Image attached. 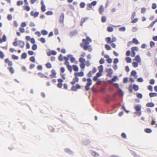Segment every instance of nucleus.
I'll return each instance as SVG.
<instances>
[{
  "mask_svg": "<svg viewBox=\"0 0 157 157\" xmlns=\"http://www.w3.org/2000/svg\"><path fill=\"white\" fill-rule=\"evenodd\" d=\"M68 57H69L70 59L71 62L73 63L75 62L76 60L75 58L71 54H68Z\"/></svg>",
  "mask_w": 157,
  "mask_h": 157,
  "instance_id": "9",
  "label": "nucleus"
},
{
  "mask_svg": "<svg viewBox=\"0 0 157 157\" xmlns=\"http://www.w3.org/2000/svg\"><path fill=\"white\" fill-rule=\"evenodd\" d=\"M105 71L106 72H109L107 76L111 77L112 76V74L113 73V71L111 68H107L105 69Z\"/></svg>",
  "mask_w": 157,
  "mask_h": 157,
  "instance_id": "2",
  "label": "nucleus"
},
{
  "mask_svg": "<svg viewBox=\"0 0 157 157\" xmlns=\"http://www.w3.org/2000/svg\"><path fill=\"white\" fill-rule=\"evenodd\" d=\"M105 62V59L104 58H101L99 60V63L100 64H102L104 63Z\"/></svg>",
  "mask_w": 157,
  "mask_h": 157,
  "instance_id": "54",
  "label": "nucleus"
},
{
  "mask_svg": "<svg viewBox=\"0 0 157 157\" xmlns=\"http://www.w3.org/2000/svg\"><path fill=\"white\" fill-rule=\"evenodd\" d=\"M155 105L154 104L153 102H150L147 103L146 106L147 107H153Z\"/></svg>",
  "mask_w": 157,
  "mask_h": 157,
  "instance_id": "16",
  "label": "nucleus"
},
{
  "mask_svg": "<svg viewBox=\"0 0 157 157\" xmlns=\"http://www.w3.org/2000/svg\"><path fill=\"white\" fill-rule=\"evenodd\" d=\"M137 81L140 82H142L144 81V80L142 77H139L137 79Z\"/></svg>",
  "mask_w": 157,
  "mask_h": 157,
  "instance_id": "55",
  "label": "nucleus"
},
{
  "mask_svg": "<svg viewBox=\"0 0 157 157\" xmlns=\"http://www.w3.org/2000/svg\"><path fill=\"white\" fill-rule=\"evenodd\" d=\"M8 69L9 70L10 72L12 74L13 73L15 72L13 68L12 67H8Z\"/></svg>",
  "mask_w": 157,
  "mask_h": 157,
  "instance_id": "29",
  "label": "nucleus"
},
{
  "mask_svg": "<svg viewBox=\"0 0 157 157\" xmlns=\"http://www.w3.org/2000/svg\"><path fill=\"white\" fill-rule=\"evenodd\" d=\"M86 5L85 3L84 2H82L80 4V7L81 8H83L85 7Z\"/></svg>",
  "mask_w": 157,
  "mask_h": 157,
  "instance_id": "43",
  "label": "nucleus"
},
{
  "mask_svg": "<svg viewBox=\"0 0 157 157\" xmlns=\"http://www.w3.org/2000/svg\"><path fill=\"white\" fill-rule=\"evenodd\" d=\"M86 64L85 63H81L80 64V67L82 69H84L85 67Z\"/></svg>",
  "mask_w": 157,
  "mask_h": 157,
  "instance_id": "62",
  "label": "nucleus"
},
{
  "mask_svg": "<svg viewBox=\"0 0 157 157\" xmlns=\"http://www.w3.org/2000/svg\"><path fill=\"white\" fill-rule=\"evenodd\" d=\"M73 70L75 71H78L79 70V68L77 65H72Z\"/></svg>",
  "mask_w": 157,
  "mask_h": 157,
  "instance_id": "18",
  "label": "nucleus"
},
{
  "mask_svg": "<svg viewBox=\"0 0 157 157\" xmlns=\"http://www.w3.org/2000/svg\"><path fill=\"white\" fill-rule=\"evenodd\" d=\"M132 20L131 21V23H136L138 21V18H135L132 19Z\"/></svg>",
  "mask_w": 157,
  "mask_h": 157,
  "instance_id": "57",
  "label": "nucleus"
},
{
  "mask_svg": "<svg viewBox=\"0 0 157 157\" xmlns=\"http://www.w3.org/2000/svg\"><path fill=\"white\" fill-rule=\"evenodd\" d=\"M5 62L6 63H8L9 66H11L13 65L12 62L11 61H10L8 58L6 59L5 60Z\"/></svg>",
  "mask_w": 157,
  "mask_h": 157,
  "instance_id": "8",
  "label": "nucleus"
},
{
  "mask_svg": "<svg viewBox=\"0 0 157 157\" xmlns=\"http://www.w3.org/2000/svg\"><path fill=\"white\" fill-rule=\"evenodd\" d=\"M106 61L107 62V63L109 64H110L112 63V59L109 57L108 59H106Z\"/></svg>",
  "mask_w": 157,
  "mask_h": 157,
  "instance_id": "58",
  "label": "nucleus"
},
{
  "mask_svg": "<svg viewBox=\"0 0 157 157\" xmlns=\"http://www.w3.org/2000/svg\"><path fill=\"white\" fill-rule=\"evenodd\" d=\"M98 69L99 72H103L104 68L102 65H101L99 66L98 67Z\"/></svg>",
  "mask_w": 157,
  "mask_h": 157,
  "instance_id": "17",
  "label": "nucleus"
},
{
  "mask_svg": "<svg viewBox=\"0 0 157 157\" xmlns=\"http://www.w3.org/2000/svg\"><path fill=\"white\" fill-rule=\"evenodd\" d=\"M119 62V60L117 58H115L114 59L113 61V63L114 64H116L117 63H118Z\"/></svg>",
  "mask_w": 157,
  "mask_h": 157,
  "instance_id": "61",
  "label": "nucleus"
},
{
  "mask_svg": "<svg viewBox=\"0 0 157 157\" xmlns=\"http://www.w3.org/2000/svg\"><path fill=\"white\" fill-rule=\"evenodd\" d=\"M58 59L60 61H62L63 60V56L62 54H60L58 56Z\"/></svg>",
  "mask_w": 157,
  "mask_h": 157,
  "instance_id": "47",
  "label": "nucleus"
},
{
  "mask_svg": "<svg viewBox=\"0 0 157 157\" xmlns=\"http://www.w3.org/2000/svg\"><path fill=\"white\" fill-rule=\"evenodd\" d=\"M29 60L32 62H35V57L34 56H31L29 58Z\"/></svg>",
  "mask_w": 157,
  "mask_h": 157,
  "instance_id": "51",
  "label": "nucleus"
},
{
  "mask_svg": "<svg viewBox=\"0 0 157 157\" xmlns=\"http://www.w3.org/2000/svg\"><path fill=\"white\" fill-rule=\"evenodd\" d=\"M24 9L25 10H26L27 11H29L30 10V7L28 5H27L26 6H24Z\"/></svg>",
  "mask_w": 157,
  "mask_h": 157,
  "instance_id": "40",
  "label": "nucleus"
},
{
  "mask_svg": "<svg viewBox=\"0 0 157 157\" xmlns=\"http://www.w3.org/2000/svg\"><path fill=\"white\" fill-rule=\"evenodd\" d=\"M132 41L133 43L136 44H138L139 43V41L135 38H133L132 39Z\"/></svg>",
  "mask_w": 157,
  "mask_h": 157,
  "instance_id": "44",
  "label": "nucleus"
},
{
  "mask_svg": "<svg viewBox=\"0 0 157 157\" xmlns=\"http://www.w3.org/2000/svg\"><path fill=\"white\" fill-rule=\"evenodd\" d=\"M107 30L108 32H112L113 30V28L111 26H108L107 27Z\"/></svg>",
  "mask_w": 157,
  "mask_h": 157,
  "instance_id": "27",
  "label": "nucleus"
},
{
  "mask_svg": "<svg viewBox=\"0 0 157 157\" xmlns=\"http://www.w3.org/2000/svg\"><path fill=\"white\" fill-rule=\"evenodd\" d=\"M105 48L108 51L111 49V47L108 44H105Z\"/></svg>",
  "mask_w": 157,
  "mask_h": 157,
  "instance_id": "35",
  "label": "nucleus"
},
{
  "mask_svg": "<svg viewBox=\"0 0 157 157\" xmlns=\"http://www.w3.org/2000/svg\"><path fill=\"white\" fill-rule=\"evenodd\" d=\"M102 72L99 71L96 74V75L98 78L102 75Z\"/></svg>",
  "mask_w": 157,
  "mask_h": 157,
  "instance_id": "60",
  "label": "nucleus"
},
{
  "mask_svg": "<svg viewBox=\"0 0 157 157\" xmlns=\"http://www.w3.org/2000/svg\"><path fill=\"white\" fill-rule=\"evenodd\" d=\"M128 91L129 92L131 93H132L133 92L132 90V86L131 84H130L129 85V87L128 88Z\"/></svg>",
  "mask_w": 157,
  "mask_h": 157,
  "instance_id": "33",
  "label": "nucleus"
},
{
  "mask_svg": "<svg viewBox=\"0 0 157 157\" xmlns=\"http://www.w3.org/2000/svg\"><path fill=\"white\" fill-rule=\"evenodd\" d=\"M145 132L147 133H150L152 132V130L150 128H146L144 129Z\"/></svg>",
  "mask_w": 157,
  "mask_h": 157,
  "instance_id": "41",
  "label": "nucleus"
},
{
  "mask_svg": "<svg viewBox=\"0 0 157 157\" xmlns=\"http://www.w3.org/2000/svg\"><path fill=\"white\" fill-rule=\"evenodd\" d=\"M87 82L86 83V85L85 86V90L86 91H88L90 88V86L92 84V79L90 78H87Z\"/></svg>",
  "mask_w": 157,
  "mask_h": 157,
  "instance_id": "1",
  "label": "nucleus"
},
{
  "mask_svg": "<svg viewBox=\"0 0 157 157\" xmlns=\"http://www.w3.org/2000/svg\"><path fill=\"white\" fill-rule=\"evenodd\" d=\"M7 18L9 21H10L12 19L13 17L11 14H9L7 15Z\"/></svg>",
  "mask_w": 157,
  "mask_h": 157,
  "instance_id": "59",
  "label": "nucleus"
},
{
  "mask_svg": "<svg viewBox=\"0 0 157 157\" xmlns=\"http://www.w3.org/2000/svg\"><path fill=\"white\" fill-rule=\"evenodd\" d=\"M64 18V13H62L59 17V21L61 23H63Z\"/></svg>",
  "mask_w": 157,
  "mask_h": 157,
  "instance_id": "5",
  "label": "nucleus"
},
{
  "mask_svg": "<svg viewBox=\"0 0 157 157\" xmlns=\"http://www.w3.org/2000/svg\"><path fill=\"white\" fill-rule=\"evenodd\" d=\"M27 54L26 52H25L22 53L21 55V58L23 59H25L27 57Z\"/></svg>",
  "mask_w": 157,
  "mask_h": 157,
  "instance_id": "20",
  "label": "nucleus"
},
{
  "mask_svg": "<svg viewBox=\"0 0 157 157\" xmlns=\"http://www.w3.org/2000/svg\"><path fill=\"white\" fill-rule=\"evenodd\" d=\"M133 89L135 91H138L139 89V86L138 85L136 84H134L133 85Z\"/></svg>",
  "mask_w": 157,
  "mask_h": 157,
  "instance_id": "19",
  "label": "nucleus"
},
{
  "mask_svg": "<svg viewBox=\"0 0 157 157\" xmlns=\"http://www.w3.org/2000/svg\"><path fill=\"white\" fill-rule=\"evenodd\" d=\"M83 49L85 50H88L90 52H91L92 50L91 46L90 45H86L84 46L83 47Z\"/></svg>",
  "mask_w": 157,
  "mask_h": 157,
  "instance_id": "4",
  "label": "nucleus"
},
{
  "mask_svg": "<svg viewBox=\"0 0 157 157\" xmlns=\"http://www.w3.org/2000/svg\"><path fill=\"white\" fill-rule=\"evenodd\" d=\"M149 96L151 98L155 97L157 96V93H156L151 92L149 94Z\"/></svg>",
  "mask_w": 157,
  "mask_h": 157,
  "instance_id": "23",
  "label": "nucleus"
},
{
  "mask_svg": "<svg viewBox=\"0 0 157 157\" xmlns=\"http://www.w3.org/2000/svg\"><path fill=\"white\" fill-rule=\"evenodd\" d=\"M37 45L36 44H33L32 46V49L33 50H35L37 48Z\"/></svg>",
  "mask_w": 157,
  "mask_h": 157,
  "instance_id": "34",
  "label": "nucleus"
},
{
  "mask_svg": "<svg viewBox=\"0 0 157 157\" xmlns=\"http://www.w3.org/2000/svg\"><path fill=\"white\" fill-rule=\"evenodd\" d=\"M5 55L3 52L1 51H0V58L3 59Z\"/></svg>",
  "mask_w": 157,
  "mask_h": 157,
  "instance_id": "37",
  "label": "nucleus"
},
{
  "mask_svg": "<svg viewBox=\"0 0 157 157\" xmlns=\"http://www.w3.org/2000/svg\"><path fill=\"white\" fill-rule=\"evenodd\" d=\"M135 109L136 111H140L141 110V107L139 105H137L135 106Z\"/></svg>",
  "mask_w": 157,
  "mask_h": 157,
  "instance_id": "21",
  "label": "nucleus"
},
{
  "mask_svg": "<svg viewBox=\"0 0 157 157\" xmlns=\"http://www.w3.org/2000/svg\"><path fill=\"white\" fill-rule=\"evenodd\" d=\"M90 153L94 157H97L99 155V154L98 153L94 151H91Z\"/></svg>",
  "mask_w": 157,
  "mask_h": 157,
  "instance_id": "13",
  "label": "nucleus"
},
{
  "mask_svg": "<svg viewBox=\"0 0 157 157\" xmlns=\"http://www.w3.org/2000/svg\"><path fill=\"white\" fill-rule=\"evenodd\" d=\"M132 51H138L139 48L138 47H132L131 48Z\"/></svg>",
  "mask_w": 157,
  "mask_h": 157,
  "instance_id": "39",
  "label": "nucleus"
},
{
  "mask_svg": "<svg viewBox=\"0 0 157 157\" xmlns=\"http://www.w3.org/2000/svg\"><path fill=\"white\" fill-rule=\"evenodd\" d=\"M137 73V72L135 70H133L131 72L130 75L131 76H134L136 75Z\"/></svg>",
  "mask_w": 157,
  "mask_h": 157,
  "instance_id": "36",
  "label": "nucleus"
},
{
  "mask_svg": "<svg viewBox=\"0 0 157 157\" xmlns=\"http://www.w3.org/2000/svg\"><path fill=\"white\" fill-rule=\"evenodd\" d=\"M23 2L22 1H18L17 2V5L18 6H20L23 4Z\"/></svg>",
  "mask_w": 157,
  "mask_h": 157,
  "instance_id": "52",
  "label": "nucleus"
},
{
  "mask_svg": "<svg viewBox=\"0 0 157 157\" xmlns=\"http://www.w3.org/2000/svg\"><path fill=\"white\" fill-rule=\"evenodd\" d=\"M11 57L12 59L14 60H17L19 59V57L14 54H13L11 55Z\"/></svg>",
  "mask_w": 157,
  "mask_h": 157,
  "instance_id": "38",
  "label": "nucleus"
},
{
  "mask_svg": "<svg viewBox=\"0 0 157 157\" xmlns=\"http://www.w3.org/2000/svg\"><path fill=\"white\" fill-rule=\"evenodd\" d=\"M82 41L86 45H89V42L88 41V40H87L86 39H83L82 40Z\"/></svg>",
  "mask_w": 157,
  "mask_h": 157,
  "instance_id": "45",
  "label": "nucleus"
},
{
  "mask_svg": "<svg viewBox=\"0 0 157 157\" xmlns=\"http://www.w3.org/2000/svg\"><path fill=\"white\" fill-rule=\"evenodd\" d=\"M51 73L52 74L50 75V76L52 78H56V70L54 69H52L51 70Z\"/></svg>",
  "mask_w": 157,
  "mask_h": 157,
  "instance_id": "6",
  "label": "nucleus"
},
{
  "mask_svg": "<svg viewBox=\"0 0 157 157\" xmlns=\"http://www.w3.org/2000/svg\"><path fill=\"white\" fill-rule=\"evenodd\" d=\"M105 41L108 44L111 43V38L110 37H108L105 38Z\"/></svg>",
  "mask_w": 157,
  "mask_h": 157,
  "instance_id": "22",
  "label": "nucleus"
},
{
  "mask_svg": "<svg viewBox=\"0 0 157 157\" xmlns=\"http://www.w3.org/2000/svg\"><path fill=\"white\" fill-rule=\"evenodd\" d=\"M13 44L15 46H17L18 45V41L17 38H15L14 41L13 42Z\"/></svg>",
  "mask_w": 157,
  "mask_h": 157,
  "instance_id": "31",
  "label": "nucleus"
},
{
  "mask_svg": "<svg viewBox=\"0 0 157 157\" xmlns=\"http://www.w3.org/2000/svg\"><path fill=\"white\" fill-rule=\"evenodd\" d=\"M137 94V95H136V96H137V97L139 98H142L143 97V95L141 93H136Z\"/></svg>",
  "mask_w": 157,
  "mask_h": 157,
  "instance_id": "50",
  "label": "nucleus"
},
{
  "mask_svg": "<svg viewBox=\"0 0 157 157\" xmlns=\"http://www.w3.org/2000/svg\"><path fill=\"white\" fill-rule=\"evenodd\" d=\"M121 108L124 111L127 113H128L129 112V111L127 110L125 108V107L124 104L122 105L121 106Z\"/></svg>",
  "mask_w": 157,
  "mask_h": 157,
  "instance_id": "32",
  "label": "nucleus"
},
{
  "mask_svg": "<svg viewBox=\"0 0 157 157\" xmlns=\"http://www.w3.org/2000/svg\"><path fill=\"white\" fill-rule=\"evenodd\" d=\"M79 61L81 63H84L86 61V59L85 58L81 57L79 59Z\"/></svg>",
  "mask_w": 157,
  "mask_h": 157,
  "instance_id": "25",
  "label": "nucleus"
},
{
  "mask_svg": "<svg viewBox=\"0 0 157 157\" xmlns=\"http://www.w3.org/2000/svg\"><path fill=\"white\" fill-rule=\"evenodd\" d=\"M90 140L88 139H85L82 141V144L85 146H87L90 144Z\"/></svg>",
  "mask_w": 157,
  "mask_h": 157,
  "instance_id": "3",
  "label": "nucleus"
},
{
  "mask_svg": "<svg viewBox=\"0 0 157 157\" xmlns=\"http://www.w3.org/2000/svg\"><path fill=\"white\" fill-rule=\"evenodd\" d=\"M77 30H75L73 31L70 32V36L71 37L74 36L75 34L77 33Z\"/></svg>",
  "mask_w": 157,
  "mask_h": 157,
  "instance_id": "15",
  "label": "nucleus"
},
{
  "mask_svg": "<svg viewBox=\"0 0 157 157\" xmlns=\"http://www.w3.org/2000/svg\"><path fill=\"white\" fill-rule=\"evenodd\" d=\"M39 40L42 43H44L46 42V40L44 38L41 37L39 39Z\"/></svg>",
  "mask_w": 157,
  "mask_h": 157,
  "instance_id": "46",
  "label": "nucleus"
},
{
  "mask_svg": "<svg viewBox=\"0 0 157 157\" xmlns=\"http://www.w3.org/2000/svg\"><path fill=\"white\" fill-rule=\"evenodd\" d=\"M65 151L69 154H71L73 155L74 153L71 149L68 148H66L64 149Z\"/></svg>",
  "mask_w": 157,
  "mask_h": 157,
  "instance_id": "7",
  "label": "nucleus"
},
{
  "mask_svg": "<svg viewBox=\"0 0 157 157\" xmlns=\"http://www.w3.org/2000/svg\"><path fill=\"white\" fill-rule=\"evenodd\" d=\"M71 90L72 91H76L77 90L76 86L74 85H73L72 86Z\"/></svg>",
  "mask_w": 157,
  "mask_h": 157,
  "instance_id": "56",
  "label": "nucleus"
},
{
  "mask_svg": "<svg viewBox=\"0 0 157 157\" xmlns=\"http://www.w3.org/2000/svg\"><path fill=\"white\" fill-rule=\"evenodd\" d=\"M37 68V69L39 71H41L43 69V67L42 65H38Z\"/></svg>",
  "mask_w": 157,
  "mask_h": 157,
  "instance_id": "64",
  "label": "nucleus"
},
{
  "mask_svg": "<svg viewBox=\"0 0 157 157\" xmlns=\"http://www.w3.org/2000/svg\"><path fill=\"white\" fill-rule=\"evenodd\" d=\"M119 30L121 32H124L126 30V28L124 26L122 27L119 28Z\"/></svg>",
  "mask_w": 157,
  "mask_h": 157,
  "instance_id": "49",
  "label": "nucleus"
},
{
  "mask_svg": "<svg viewBox=\"0 0 157 157\" xmlns=\"http://www.w3.org/2000/svg\"><path fill=\"white\" fill-rule=\"evenodd\" d=\"M87 7L86 8V10H90L92 8V6L90 3H88L87 4Z\"/></svg>",
  "mask_w": 157,
  "mask_h": 157,
  "instance_id": "24",
  "label": "nucleus"
},
{
  "mask_svg": "<svg viewBox=\"0 0 157 157\" xmlns=\"http://www.w3.org/2000/svg\"><path fill=\"white\" fill-rule=\"evenodd\" d=\"M125 60L127 63H130L132 62V59L129 57H126L125 58Z\"/></svg>",
  "mask_w": 157,
  "mask_h": 157,
  "instance_id": "30",
  "label": "nucleus"
},
{
  "mask_svg": "<svg viewBox=\"0 0 157 157\" xmlns=\"http://www.w3.org/2000/svg\"><path fill=\"white\" fill-rule=\"evenodd\" d=\"M118 79V76L117 75H115L113 77V78L109 80V82H114Z\"/></svg>",
  "mask_w": 157,
  "mask_h": 157,
  "instance_id": "10",
  "label": "nucleus"
},
{
  "mask_svg": "<svg viewBox=\"0 0 157 157\" xmlns=\"http://www.w3.org/2000/svg\"><path fill=\"white\" fill-rule=\"evenodd\" d=\"M41 34L43 35H46L48 34V32L45 29H43L41 31Z\"/></svg>",
  "mask_w": 157,
  "mask_h": 157,
  "instance_id": "26",
  "label": "nucleus"
},
{
  "mask_svg": "<svg viewBox=\"0 0 157 157\" xmlns=\"http://www.w3.org/2000/svg\"><path fill=\"white\" fill-rule=\"evenodd\" d=\"M139 62H133L132 63V65L134 67H137L138 66Z\"/></svg>",
  "mask_w": 157,
  "mask_h": 157,
  "instance_id": "28",
  "label": "nucleus"
},
{
  "mask_svg": "<svg viewBox=\"0 0 157 157\" xmlns=\"http://www.w3.org/2000/svg\"><path fill=\"white\" fill-rule=\"evenodd\" d=\"M46 14L47 15H51L53 14V12L52 11H48L46 12Z\"/></svg>",
  "mask_w": 157,
  "mask_h": 157,
  "instance_id": "53",
  "label": "nucleus"
},
{
  "mask_svg": "<svg viewBox=\"0 0 157 157\" xmlns=\"http://www.w3.org/2000/svg\"><path fill=\"white\" fill-rule=\"evenodd\" d=\"M46 67L48 68H50L52 67V66L50 63H48L45 64Z\"/></svg>",
  "mask_w": 157,
  "mask_h": 157,
  "instance_id": "48",
  "label": "nucleus"
},
{
  "mask_svg": "<svg viewBox=\"0 0 157 157\" xmlns=\"http://www.w3.org/2000/svg\"><path fill=\"white\" fill-rule=\"evenodd\" d=\"M134 60H136V62L140 63L141 61V58H140L139 55H137L136 56Z\"/></svg>",
  "mask_w": 157,
  "mask_h": 157,
  "instance_id": "12",
  "label": "nucleus"
},
{
  "mask_svg": "<svg viewBox=\"0 0 157 157\" xmlns=\"http://www.w3.org/2000/svg\"><path fill=\"white\" fill-rule=\"evenodd\" d=\"M106 18L105 16H102L101 17V21L103 23H105L106 22Z\"/></svg>",
  "mask_w": 157,
  "mask_h": 157,
  "instance_id": "42",
  "label": "nucleus"
},
{
  "mask_svg": "<svg viewBox=\"0 0 157 157\" xmlns=\"http://www.w3.org/2000/svg\"><path fill=\"white\" fill-rule=\"evenodd\" d=\"M99 13L101 14H102L104 12V8L103 5H101L98 9Z\"/></svg>",
  "mask_w": 157,
  "mask_h": 157,
  "instance_id": "11",
  "label": "nucleus"
},
{
  "mask_svg": "<svg viewBox=\"0 0 157 157\" xmlns=\"http://www.w3.org/2000/svg\"><path fill=\"white\" fill-rule=\"evenodd\" d=\"M19 44L20 45V47L21 48H23L24 47L25 45V43L24 41L19 40L18 41Z\"/></svg>",
  "mask_w": 157,
  "mask_h": 157,
  "instance_id": "14",
  "label": "nucleus"
},
{
  "mask_svg": "<svg viewBox=\"0 0 157 157\" xmlns=\"http://www.w3.org/2000/svg\"><path fill=\"white\" fill-rule=\"evenodd\" d=\"M128 81V77H124L123 79V82L124 83H126Z\"/></svg>",
  "mask_w": 157,
  "mask_h": 157,
  "instance_id": "63",
  "label": "nucleus"
}]
</instances>
